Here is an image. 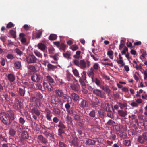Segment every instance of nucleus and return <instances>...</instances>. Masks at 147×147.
Returning <instances> with one entry per match:
<instances>
[{"label":"nucleus","instance_id":"nucleus-1","mask_svg":"<svg viewBox=\"0 0 147 147\" xmlns=\"http://www.w3.org/2000/svg\"><path fill=\"white\" fill-rule=\"evenodd\" d=\"M0 119L6 125L10 124V119L6 115L5 112H1L0 113Z\"/></svg>","mask_w":147,"mask_h":147},{"label":"nucleus","instance_id":"nucleus-2","mask_svg":"<svg viewBox=\"0 0 147 147\" xmlns=\"http://www.w3.org/2000/svg\"><path fill=\"white\" fill-rule=\"evenodd\" d=\"M26 60L28 63H37V59L33 55H29L26 57Z\"/></svg>","mask_w":147,"mask_h":147},{"label":"nucleus","instance_id":"nucleus-3","mask_svg":"<svg viewBox=\"0 0 147 147\" xmlns=\"http://www.w3.org/2000/svg\"><path fill=\"white\" fill-rule=\"evenodd\" d=\"M31 112L32 115V117L35 120L37 119V116H39L40 114V111L37 108H34L31 110Z\"/></svg>","mask_w":147,"mask_h":147},{"label":"nucleus","instance_id":"nucleus-4","mask_svg":"<svg viewBox=\"0 0 147 147\" xmlns=\"http://www.w3.org/2000/svg\"><path fill=\"white\" fill-rule=\"evenodd\" d=\"M87 65L88 67H89L90 65V63L89 61L87 60L85 62L84 60H81L80 61L79 67L80 68L85 69Z\"/></svg>","mask_w":147,"mask_h":147},{"label":"nucleus","instance_id":"nucleus-5","mask_svg":"<svg viewBox=\"0 0 147 147\" xmlns=\"http://www.w3.org/2000/svg\"><path fill=\"white\" fill-rule=\"evenodd\" d=\"M41 79L42 76L38 74H34L31 77L32 80L35 82H39Z\"/></svg>","mask_w":147,"mask_h":147},{"label":"nucleus","instance_id":"nucleus-6","mask_svg":"<svg viewBox=\"0 0 147 147\" xmlns=\"http://www.w3.org/2000/svg\"><path fill=\"white\" fill-rule=\"evenodd\" d=\"M93 92L96 96L101 98H103L104 96L103 93L100 90L97 89H95L93 90Z\"/></svg>","mask_w":147,"mask_h":147},{"label":"nucleus","instance_id":"nucleus-7","mask_svg":"<svg viewBox=\"0 0 147 147\" xmlns=\"http://www.w3.org/2000/svg\"><path fill=\"white\" fill-rule=\"evenodd\" d=\"M100 88L103 90L105 92L107 93L108 94L111 92V90L109 86L107 84L105 85H101L100 86Z\"/></svg>","mask_w":147,"mask_h":147},{"label":"nucleus","instance_id":"nucleus-8","mask_svg":"<svg viewBox=\"0 0 147 147\" xmlns=\"http://www.w3.org/2000/svg\"><path fill=\"white\" fill-rule=\"evenodd\" d=\"M6 113V115L10 120H13L14 119V116L13 112L11 110H9L7 111Z\"/></svg>","mask_w":147,"mask_h":147},{"label":"nucleus","instance_id":"nucleus-9","mask_svg":"<svg viewBox=\"0 0 147 147\" xmlns=\"http://www.w3.org/2000/svg\"><path fill=\"white\" fill-rule=\"evenodd\" d=\"M43 86L46 90L49 91H52L53 89V87H52L50 83H47L44 82Z\"/></svg>","mask_w":147,"mask_h":147},{"label":"nucleus","instance_id":"nucleus-10","mask_svg":"<svg viewBox=\"0 0 147 147\" xmlns=\"http://www.w3.org/2000/svg\"><path fill=\"white\" fill-rule=\"evenodd\" d=\"M95 71L93 67H91L88 71V75L92 79H93L94 78Z\"/></svg>","mask_w":147,"mask_h":147},{"label":"nucleus","instance_id":"nucleus-11","mask_svg":"<svg viewBox=\"0 0 147 147\" xmlns=\"http://www.w3.org/2000/svg\"><path fill=\"white\" fill-rule=\"evenodd\" d=\"M147 139V136L146 135L144 134L142 135L139 136H138V140L140 143H142Z\"/></svg>","mask_w":147,"mask_h":147},{"label":"nucleus","instance_id":"nucleus-12","mask_svg":"<svg viewBox=\"0 0 147 147\" xmlns=\"http://www.w3.org/2000/svg\"><path fill=\"white\" fill-rule=\"evenodd\" d=\"M55 92L57 95L59 97H62L64 95V92L61 89H56L55 90Z\"/></svg>","mask_w":147,"mask_h":147},{"label":"nucleus","instance_id":"nucleus-13","mask_svg":"<svg viewBox=\"0 0 147 147\" xmlns=\"http://www.w3.org/2000/svg\"><path fill=\"white\" fill-rule=\"evenodd\" d=\"M7 78L8 80L11 82H14L15 80V75L12 74H8L7 76Z\"/></svg>","mask_w":147,"mask_h":147},{"label":"nucleus","instance_id":"nucleus-14","mask_svg":"<svg viewBox=\"0 0 147 147\" xmlns=\"http://www.w3.org/2000/svg\"><path fill=\"white\" fill-rule=\"evenodd\" d=\"M70 86L72 89L75 91H78L80 88V85L78 84H71Z\"/></svg>","mask_w":147,"mask_h":147},{"label":"nucleus","instance_id":"nucleus-15","mask_svg":"<svg viewBox=\"0 0 147 147\" xmlns=\"http://www.w3.org/2000/svg\"><path fill=\"white\" fill-rule=\"evenodd\" d=\"M38 138L42 143L46 144L48 143L47 140L41 135H39L38 136Z\"/></svg>","mask_w":147,"mask_h":147},{"label":"nucleus","instance_id":"nucleus-16","mask_svg":"<svg viewBox=\"0 0 147 147\" xmlns=\"http://www.w3.org/2000/svg\"><path fill=\"white\" fill-rule=\"evenodd\" d=\"M38 47L41 50L44 51L47 48L46 46L44 44L39 43L37 45Z\"/></svg>","mask_w":147,"mask_h":147},{"label":"nucleus","instance_id":"nucleus-17","mask_svg":"<svg viewBox=\"0 0 147 147\" xmlns=\"http://www.w3.org/2000/svg\"><path fill=\"white\" fill-rule=\"evenodd\" d=\"M118 115L121 117H124L127 115V112L123 110H119L118 111Z\"/></svg>","mask_w":147,"mask_h":147},{"label":"nucleus","instance_id":"nucleus-18","mask_svg":"<svg viewBox=\"0 0 147 147\" xmlns=\"http://www.w3.org/2000/svg\"><path fill=\"white\" fill-rule=\"evenodd\" d=\"M51 102L54 104H57L58 102L57 98L55 96H52L51 98Z\"/></svg>","mask_w":147,"mask_h":147},{"label":"nucleus","instance_id":"nucleus-19","mask_svg":"<svg viewBox=\"0 0 147 147\" xmlns=\"http://www.w3.org/2000/svg\"><path fill=\"white\" fill-rule=\"evenodd\" d=\"M28 135L26 131H23L21 134V138L23 139H26L28 138Z\"/></svg>","mask_w":147,"mask_h":147},{"label":"nucleus","instance_id":"nucleus-20","mask_svg":"<svg viewBox=\"0 0 147 147\" xmlns=\"http://www.w3.org/2000/svg\"><path fill=\"white\" fill-rule=\"evenodd\" d=\"M73 100L74 101H77L79 98V96L75 93H73L71 94Z\"/></svg>","mask_w":147,"mask_h":147},{"label":"nucleus","instance_id":"nucleus-21","mask_svg":"<svg viewBox=\"0 0 147 147\" xmlns=\"http://www.w3.org/2000/svg\"><path fill=\"white\" fill-rule=\"evenodd\" d=\"M88 105V102L84 99H82L80 103L81 106L82 107H87Z\"/></svg>","mask_w":147,"mask_h":147},{"label":"nucleus","instance_id":"nucleus-22","mask_svg":"<svg viewBox=\"0 0 147 147\" xmlns=\"http://www.w3.org/2000/svg\"><path fill=\"white\" fill-rule=\"evenodd\" d=\"M66 119L68 123L71 124H72L73 119L70 116L69 114L67 115V116Z\"/></svg>","mask_w":147,"mask_h":147},{"label":"nucleus","instance_id":"nucleus-23","mask_svg":"<svg viewBox=\"0 0 147 147\" xmlns=\"http://www.w3.org/2000/svg\"><path fill=\"white\" fill-rule=\"evenodd\" d=\"M48 52L49 54H53L55 52V49L52 46H50L48 48Z\"/></svg>","mask_w":147,"mask_h":147},{"label":"nucleus","instance_id":"nucleus-24","mask_svg":"<svg viewBox=\"0 0 147 147\" xmlns=\"http://www.w3.org/2000/svg\"><path fill=\"white\" fill-rule=\"evenodd\" d=\"M95 143V141L94 140L90 139H88L87 140L86 144L88 145H94Z\"/></svg>","mask_w":147,"mask_h":147},{"label":"nucleus","instance_id":"nucleus-25","mask_svg":"<svg viewBox=\"0 0 147 147\" xmlns=\"http://www.w3.org/2000/svg\"><path fill=\"white\" fill-rule=\"evenodd\" d=\"M46 78L47 81L49 82L52 83H53L54 82V81L53 79L49 75H48L46 76Z\"/></svg>","mask_w":147,"mask_h":147},{"label":"nucleus","instance_id":"nucleus-26","mask_svg":"<svg viewBox=\"0 0 147 147\" xmlns=\"http://www.w3.org/2000/svg\"><path fill=\"white\" fill-rule=\"evenodd\" d=\"M28 69L30 72H35L36 71L35 67L33 65L28 66Z\"/></svg>","mask_w":147,"mask_h":147},{"label":"nucleus","instance_id":"nucleus-27","mask_svg":"<svg viewBox=\"0 0 147 147\" xmlns=\"http://www.w3.org/2000/svg\"><path fill=\"white\" fill-rule=\"evenodd\" d=\"M113 52L111 50L108 51L107 52V55L109 57V58L113 59Z\"/></svg>","mask_w":147,"mask_h":147},{"label":"nucleus","instance_id":"nucleus-28","mask_svg":"<svg viewBox=\"0 0 147 147\" xmlns=\"http://www.w3.org/2000/svg\"><path fill=\"white\" fill-rule=\"evenodd\" d=\"M57 38V36L55 34H51L49 37V39L51 40H56Z\"/></svg>","mask_w":147,"mask_h":147},{"label":"nucleus","instance_id":"nucleus-29","mask_svg":"<svg viewBox=\"0 0 147 147\" xmlns=\"http://www.w3.org/2000/svg\"><path fill=\"white\" fill-rule=\"evenodd\" d=\"M15 67L17 69H19L21 67V62L19 61L16 62L14 63Z\"/></svg>","mask_w":147,"mask_h":147},{"label":"nucleus","instance_id":"nucleus-30","mask_svg":"<svg viewBox=\"0 0 147 147\" xmlns=\"http://www.w3.org/2000/svg\"><path fill=\"white\" fill-rule=\"evenodd\" d=\"M63 55L65 58L68 59L70 58L71 56V53L69 51H67L65 53H63Z\"/></svg>","mask_w":147,"mask_h":147},{"label":"nucleus","instance_id":"nucleus-31","mask_svg":"<svg viewBox=\"0 0 147 147\" xmlns=\"http://www.w3.org/2000/svg\"><path fill=\"white\" fill-rule=\"evenodd\" d=\"M18 92L21 96H24L25 94V90L23 89L20 88L19 89Z\"/></svg>","mask_w":147,"mask_h":147},{"label":"nucleus","instance_id":"nucleus-32","mask_svg":"<svg viewBox=\"0 0 147 147\" xmlns=\"http://www.w3.org/2000/svg\"><path fill=\"white\" fill-rule=\"evenodd\" d=\"M9 134L11 136H14L16 134V131L14 129L11 128L9 131Z\"/></svg>","mask_w":147,"mask_h":147},{"label":"nucleus","instance_id":"nucleus-33","mask_svg":"<svg viewBox=\"0 0 147 147\" xmlns=\"http://www.w3.org/2000/svg\"><path fill=\"white\" fill-rule=\"evenodd\" d=\"M35 54L38 57L40 58H42V54L37 50H35L34 51Z\"/></svg>","mask_w":147,"mask_h":147},{"label":"nucleus","instance_id":"nucleus-34","mask_svg":"<svg viewBox=\"0 0 147 147\" xmlns=\"http://www.w3.org/2000/svg\"><path fill=\"white\" fill-rule=\"evenodd\" d=\"M116 61L118 64H121V65L120 66V67H121L123 66H124L125 65V63L122 59H119L118 60H116Z\"/></svg>","mask_w":147,"mask_h":147},{"label":"nucleus","instance_id":"nucleus-35","mask_svg":"<svg viewBox=\"0 0 147 147\" xmlns=\"http://www.w3.org/2000/svg\"><path fill=\"white\" fill-rule=\"evenodd\" d=\"M14 51L19 56H21L23 54V52L18 48L15 49Z\"/></svg>","mask_w":147,"mask_h":147},{"label":"nucleus","instance_id":"nucleus-36","mask_svg":"<svg viewBox=\"0 0 147 147\" xmlns=\"http://www.w3.org/2000/svg\"><path fill=\"white\" fill-rule=\"evenodd\" d=\"M92 67L95 71L97 70L100 67L98 64L97 63H94Z\"/></svg>","mask_w":147,"mask_h":147},{"label":"nucleus","instance_id":"nucleus-37","mask_svg":"<svg viewBox=\"0 0 147 147\" xmlns=\"http://www.w3.org/2000/svg\"><path fill=\"white\" fill-rule=\"evenodd\" d=\"M92 82H95L97 85L98 86L100 85V82L97 78H95V79H94V78H93V79H92Z\"/></svg>","mask_w":147,"mask_h":147},{"label":"nucleus","instance_id":"nucleus-38","mask_svg":"<svg viewBox=\"0 0 147 147\" xmlns=\"http://www.w3.org/2000/svg\"><path fill=\"white\" fill-rule=\"evenodd\" d=\"M73 72L74 75L76 77H79V74L78 71L76 69H73Z\"/></svg>","mask_w":147,"mask_h":147},{"label":"nucleus","instance_id":"nucleus-39","mask_svg":"<svg viewBox=\"0 0 147 147\" xmlns=\"http://www.w3.org/2000/svg\"><path fill=\"white\" fill-rule=\"evenodd\" d=\"M121 109H123V108L127 106V104L125 103H121L120 102L117 103Z\"/></svg>","mask_w":147,"mask_h":147},{"label":"nucleus","instance_id":"nucleus-40","mask_svg":"<svg viewBox=\"0 0 147 147\" xmlns=\"http://www.w3.org/2000/svg\"><path fill=\"white\" fill-rule=\"evenodd\" d=\"M49 69L53 70L57 68L56 66L50 64H49L47 65Z\"/></svg>","mask_w":147,"mask_h":147},{"label":"nucleus","instance_id":"nucleus-41","mask_svg":"<svg viewBox=\"0 0 147 147\" xmlns=\"http://www.w3.org/2000/svg\"><path fill=\"white\" fill-rule=\"evenodd\" d=\"M123 144L126 146H129L131 145V142L129 140H125L123 141Z\"/></svg>","mask_w":147,"mask_h":147},{"label":"nucleus","instance_id":"nucleus-42","mask_svg":"<svg viewBox=\"0 0 147 147\" xmlns=\"http://www.w3.org/2000/svg\"><path fill=\"white\" fill-rule=\"evenodd\" d=\"M42 33V30H39V32H38L36 35V37L37 38H39L41 37Z\"/></svg>","mask_w":147,"mask_h":147},{"label":"nucleus","instance_id":"nucleus-43","mask_svg":"<svg viewBox=\"0 0 147 147\" xmlns=\"http://www.w3.org/2000/svg\"><path fill=\"white\" fill-rule=\"evenodd\" d=\"M53 111L54 113L57 115H59L60 114V111L57 108H53Z\"/></svg>","mask_w":147,"mask_h":147},{"label":"nucleus","instance_id":"nucleus-44","mask_svg":"<svg viewBox=\"0 0 147 147\" xmlns=\"http://www.w3.org/2000/svg\"><path fill=\"white\" fill-rule=\"evenodd\" d=\"M140 52L142 54L141 56L143 58H145V56L147 55L146 51L143 49H142L140 50Z\"/></svg>","mask_w":147,"mask_h":147},{"label":"nucleus","instance_id":"nucleus-45","mask_svg":"<svg viewBox=\"0 0 147 147\" xmlns=\"http://www.w3.org/2000/svg\"><path fill=\"white\" fill-rule=\"evenodd\" d=\"M73 116L75 120H76L79 121L80 119V117L77 114H74Z\"/></svg>","mask_w":147,"mask_h":147},{"label":"nucleus","instance_id":"nucleus-46","mask_svg":"<svg viewBox=\"0 0 147 147\" xmlns=\"http://www.w3.org/2000/svg\"><path fill=\"white\" fill-rule=\"evenodd\" d=\"M79 81L80 83L82 86V87H86V84L84 81L82 79H81V78H80Z\"/></svg>","mask_w":147,"mask_h":147},{"label":"nucleus","instance_id":"nucleus-47","mask_svg":"<svg viewBox=\"0 0 147 147\" xmlns=\"http://www.w3.org/2000/svg\"><path fill=\"white\" fill-rule=\"evenodd\" d=\"M128 48L126 47H125L124 48L123 50L121 52V53L122 55L125 54L126 52L128 51Z\"/></svg>","mask_w":147,"mask_h":147},{"label":"nucleus","instance_id":"nucleus-48","mask_svg":"<svg viewBox=\"0 0 147 147\" xmlns=\"http://www.w3.org/2000/svg\"><path fill=\"white\" fill-rule=\"evenodd\" d=\"M14 107L16 109H19L20 108V104L18 103H16L13 105Z\"/></svg>","mask_w":147,"mask_h":147},{"label":"nucleus","instance_id":"nucleus-49","mask_svg":"<svg viewBox=\"0 0 147 147\" xmlns=\"http://www.w3.org/2000/svg\"><path fill=\"white\" fill-rule=\"evenodd\" d=\"M89 115L92 117H94L95 116V112L94 110H92L89 113Z\"/></svg>","mask_w":147,"mask_h":147},{"label":"nucleus","instance_id":"nucleus-50","mask_svg":"<svg viewBox=\"0 0 147 147\" xmlns=\"http://www.w3.org/2000/svg\"><path fill=\"white\" fill-rule=\"evenodd\" d=\"M107 116L108 117L111 118H114V116L113 115V113L111 112H109L107 113Z\"/></svg>","mask_w":147,"mask_h":147},{"label":"nucleus","instance_id":"nucleus-51","mask_svg":"<svg viewBox=\"0 0 147 147\" xmlns=\"http://www.w3.org/2000/svg\"><path fill=\"white\" fill-rule=\"evenodd\" d=\"M73 62L74 63L75 65L79 67L80 65V62H79V61L77 59L73 60Z\"/></svg>","mask_w":147,"mask_h":147},{"label":"nucleus","instance_id":"nucleus-52","mask_svg":"<svg viewBox=\"0 0 147 147\" xmlns=\"http://www.w3.org/2000/svg\"><path fill=\"white\" fill-rule=\"evenodd\" d=\"M82 78L84 80L86 79V72L85 71H84L82 73Z\"/></svg>","mask_w":147,"mask_h":147},{"label":"nucleus","instance_id":"nucleus-53","mask_svg":"<svg viewBox=\"0 0 147 147\" xmlns=\"http://www.w3.org/2000/svg\"><path fill=\"white\" fill-rule=\"evenodd\" d=\"M6 57L8 59H13L14 58V56L13 55L11 54H8L6 56Z\"/></svg>","mask_w":147,"mask_h":147},{"label":"nucleus","instance_id":"nucleus-54","mask_svg":"<svg viewBox=\"0 0 147 147\" xmlns=\"http://www.w3.org/2000/svg\"><path fill=\"white\" fill-rule=\"evenodd\" d=\"M36 89L41 90L42 89V87L41 85L40 84L38 83L36 84Z\"/></svg>","mask_w":147,"mask_h":147},{"label":"nucleus","instance_id":"nucleus-55","mask_svg":"<svg viewBox=\"0 0 147 147\" xmlns=\"http://www.w3.org/2000/svg\"><path fill=\"white\" fill-rule=\"evenodd\" d=\"M51 116L52 115H51L49 113H47L46 115V117L47 118V119L49 121H51Z\"/></svg>","mask_w":147,"mask_h":147},{"label":"nucleus","instance_id":"nucleus-56","mask_svg":"<svg viewBox=\"0 0 147 147\" xmlns=\"http://www.w3.org/2000/svg\"><path fill=\"white\" fill-rule=\"evenodd\" d=\"M14 26V25L11 22H10L9 23H8L7 24V28H9L12 27Z\"/></svg>","mask_w":147,"mask_h":147},{"label":"nucleus","instance_id":"nucleus-57","mask_svg":"<svg viewBox=\"0 0 147 147\" xmlns=\"http://www.w3.org/2000/svg\"><path fill=\"white\" fill-rule=\"evenodd\" d=\"M58 127L62 128H65L66 127V126L62 122H60L59 123Z\"/></svg>","mask_w":147,"mask_h":147},{"label":"nucleus","instance_id":"nucleus-58","mask_svg":"<svg viewBox=\"0 0 147 147\" xmlns=\"http://www.w3.org/2000/svg\"><path fill=\"white\" fill-rule=\"evenodd\" d=\"M50 57L53 58L55 61H57L59 59L58 55H55L53 56L50 55Z\"/></svg>","mask_w":147,"mask_h":147},{"label":"nucleus","instance_id":"nucleus-59","mask_svg":"<svg viewBox=\"0 0 147 147\" xmlns=\"http://www.w3.org/2000/svg\"><path fill=\"white\" fill-rule=\"evenodd\" d=\"M60 49L64 50L65 49L66 46L63 43H62L60 45Z\"/></svg>","mask_w":147,"mask_h":147},{"label":"nucleus","instance_id":"nucleus-60","mask_svg":"<svg viewBox=\"0 0 147 147\" xmlns=\"http://www.w3.org/2000/svg\"><path fill=\"white\" fill-rule=\"evenodd\" d=\"M59 147H67V146L65 144L61 142H59Z\"/></svg>","mask_w":147,"mask_h":147},{"label":"nucleus","instance_id":"nucleus-61","mask_svg":"<svg viewBox=\"0 0 147 147\" xmlns=\"http://www.w3.org/2000/svg\"><path fill=\"white\" fill-rule=\"evenodd\" d=\"M1 64L3 66H4L5 64V59L3 58L1 59V61H0Z\"/></svg>","mask_w":147,"mask_h":147},{"label":"nucleus","instance_id":"nucleus-62","mask_svg":"<svg viewBox=\"0 0 147 147\" xmlns=\"http://www.w3.org/2000/svg\"><path fill=\"white\" fill-rule=\"evenodd\" d=\"M82 91L83 92V93L85 94H86L88 92V91L87 90L85 89V87H82Z\"/></svg>","mask_w":147,"mask_h":147},{"label":"nucleus","instance_id":"nucleus-63","mask_svg":"<svg viewBox=\"0 0 147 147\" xmlns=\"http://www.w3.org/2000/svg\"><path fill=\"white\" fill-rule=\"evenodd\" d=\"M25 122L23 118L20 117L19 118V122L22 124H24Z\"/></svg>","mask_w":147,"mask_h":147},{"label":"nucleus","instance_id":"nucleus-64","mask_svg":"<svg viewBox=\"0 0 147 147\" xmlns=\"http://www.w3.org/2000/svg\"><path fill=\"white\" fill-rule=\"evenodd\" d=\"M66 111L69 113L70 114H72L73 113V111L72 108L67 109Z\"/></svg>","mask_w":147,"mask_h":147}]
</instances>
